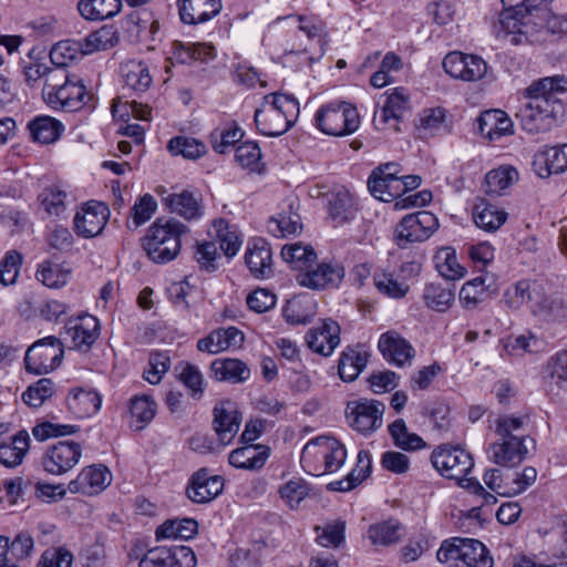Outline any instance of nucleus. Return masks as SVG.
Segmentation results:
<instances>
[{"mask_svg": "<svg viewBox=\"0 0 567 567\" xmlns=\"http://www.w3.org/2000/svg\"><path fill=\"white\" fill-rule=\"evenodd\" d=\"M462 561L468 567H493L494 559L483 543L465 538Z\"/></svg>", "mask_w": 567, "mask_h": 567, "instance_id": "nucleus-54", "label": "nucleus"}, {"mask_svg": "<svg viewBox=\"0 0 567 567\" xmlns=\"http://www.w3.org/2000/svg\"><path fill=\"white\" fill-rule=\"evenodd\" d=\"M299 115V102L291 95L271 93L262 99L261 107L254 114L257 130L265 136L285 134Z\"/></svg>", "mask_w": 567, "mask_h": 567, "instance_id": "nucleus-3", "label": "nucleus"}, {"mask_svg": "<svg viewBox=\"0 0 567 567\" xmlns=\"http://www.w3.org/2000/svg\"><path fill=\"white\" fill-rule=\"evenodd\" d=\"M53 392L54 383L52 380L42 378L23 392L22 400L32 408H39L47 399L52 396Z\"/></svg>", "mask_w": 567, "mask_h": 567, "instance_id": "nucleus-62", "label": "nucleus"}, {"mask_svg": "<svg viewBox=\"0 0 567 567\" xmlns=\"http://www.w3.org/2000/svg\"><path fill=\"white\" fill-rule=\"evenodd\" d=\"M175 56L181 63L189 61L208 62L216 56L215 47L208 43H187L178 42L175 44Z\"/></svg>", "mask_w": 567, "mask_h": 567, "instance_id": "nucleus-49", "label": "nucleus"}, {"mask_svg": "<svg viewBox=\"0 0 567 567\" xmlns=\"http://www.w3.org/2000/svg\"><path fill=\"white\" fill-rule=\"evenodd\" d=\"M317 542L323 547H339L346 538V522L337 519L315 528Z\"/></svg>", "mask_w": 567, "mask_h": 567, "instance_id": "nucleus-57", "label": "nucleus"}, {"mask_svg": "<svg viewBox=\"0 0 567 567\" xmlns=\"http://www.w3.org/2000/svg\"><path fill=\"white\" fill-rule=\"evenodd\" d=\"M402 526L395 519L383 520L369 527L368 536L374 545L389 546L400 540Z\"/></svg>", "mask_w": 567, "mask_h": 567, "instance_id": "nucleus-52", "label": "nucleus"}, {"mask_svg": "<svg viewBox=\"0 0 567 567\" xmlns=\"http://www.w3.org/2000/svg\"><path fill=\"white\" fill-rule=\"evenodd\" d=\"M422 298L427 308L444 312L454 302L455 292L453 286L431 282L424 287Z\"/></svg>", "mask_w": 567, "mask_h": 567, "instance_id": "nucleus-41", "label": "nucleus"}, {"mask_svg": "<svg viewBox=\"0 0 567 567\" xmlns=\"http://www.w3.org/2000/svg\"><path fill=\"white\" fill-rule=\"evenodd\" d=\"M344 276V269L340 266L321 264L315 270H308L302 276L301 285L312 289H326L337 287Z\"/></svg>", "mask_w": 567, "mask_h": 567, "instance_id": "nucleus-33", "label": "nucleus"}, {"mask_svg": "<svg viewBox=\"0 0 567 567\" xmlns=\"http://www.w3.org/2000/svg\"><path fill=\"white\" fill-rule=\"evenodd\" d=\"M368 187L371 195L382 202H392L399 197V178H388L375 169L369 177Z\"/></svg>", "mask_w": 567, "mask_h": 567, "instance_id": "nucleus-48", "label": "nucleus"}, {"mask_svg": "<svg viewBox=\"0 0 567 567\" xmlns=\"http://www.w3.org/2000/svg\"><path fill=\"white\" fill-rule=\"evenodd\" d=\"M518 181V172L513 166H499L489 171L485 176L486 192L499 195L503 190Z\"/></svg>", "mask_w": 567, "mask_h": 567, "instance_id": "nucleus-53", "label": "nucleus"}, {"mask_svg": "<svg viewBox=\"0 0 567 567\" xmlns=\"http://www.w3.org/2000/svg\"><path fill=\"white\" fill-rule=\"evenodd\" d=\"M82 456V446L70 440L49 446L41 458L42 468L51 475H63L71 471Z\"/></svg>", "mask_w": 567, "mask_h": 567, "instance_id": "nucleus-10", "label": "nucleus"}, {"mask_svg": "<svg viewBox=\"0 0 567 567\" xmlns=\"http://www.w3.org/2000/svg\"><path fill=\"white\" fill-rule=\"evenodd\" d=\"M121 74L125 86L135 92H145L152 83L148 68L142 61L131 60L123 63Z\"/></svg>", "mask_w": 567, "mask_h": 567, "instance_id": "nucleus-38", "label": "nucleus"}, {"mask_svg": "<svg viewBox=\"0 0 567 567\" xmlns=\"http://www.w3.org/2000/svg\"><path fill=\"white\" fill-rule=\"evenodd\" d=\"M410 109L409 95L403 87H396L388 94L385 104L374 113L373 124L377 130L400 132V122Z\"/></svg>", "mask_w": 567, "mask_h": 567, "instance_id": "nucleus-13", "label": "nucleus"}, {"mask_svg": "<svg viewBox=\"0 0 567 567\" xmlns=\"http://www.w3.org/2000/svg\"><path fill=\"white\" fill-rule=\"evenodd\" d=\"M65 334L70 337L73 348L89 350L100 336V322L97 318L84 313L66 321Z\"/></svg>", "mask_w": 567, "mask_h": 567, "instance_id": "nucleus-19", "label": "nucleus"}, {"mask_svg": "<svg viewBox=\"0 0 567 567\" xmlns=\"http://www.w3.org/2000/svg\"><path fill=\"white\" fill-rule=\"evenodd\" d=\"M220 0H178L181 20L188 24L206 22L221 10Z\"/></svg>", "mask_w": 567, "mask_h": 567, "instance_id": "nucleus-26", "label": "nucleus"}, {"mask_svg": "<svg viewBox=\"0 0 567 567\" xmlns=\"http://www.w3.org/2000/svg\"><path fill=\"white\" fill-rule=\"evenodd\" d=\"M168 150L174 155H182L188 159H196L203 156L206 152V145L193 137L176 136L168 142Z\"/></svg>", "mask_w": 567, "mask_h": 567, "instance_id": "nucleus-56", "label": "nucleus"}, {"mask_svg": "<svg viewBox=\"0 0 567 567\" xmlns=\"http://www.w3.org/2000/svg\"><path fill=\"white\" fill-rule=\"evenodd\" d=\"M42 97L55 111L78 112L93 107V94L87 91L82 79L65 69L54 68L42 89Z\"/></svg>", "mask_w": 567, "mask_h": 567, "instance_id": "nucleus-2", "label": "nucleus"}, {"mask_svg": "<svg viewBox=\"0 0 567 567\" xmlns=\"http://www.w3.org/2000/svg\"><path fill=\"white\" fill-rule=\"evenodd\" d=\"M64 348L61 340L49 336L35 341L25 352L24 363L28 372L47 374L56 369L63 359Z\"/></svg>", "mask_w": 567, "mask_h": 567, "instance_id": "nucleus-6", "label": "nucleus"}, {"mask_svg": "<svg viewBox=\"0 0 567 567\" xmlns=\"http://www.w3.org/2000/svg\"><path fill=\"white\" fill-rule=\"evenodd\" d=\"M111 481L112 474L106 466L91 465L84 467L68 487L71 493L95 495L104 491Z\"/></svg>", "mask_w": 567, "mask_h": 567, "instance_id": "nucleus-20", "label": "nucleus"}, {"mask_svg": "<svg viewBox=\"0 0 567 567\" xmlns=\"http://www.w3.org/2000/svg\"><path fill=\"white\" fill-rule=\"evenodd\" d=\"M534 315L546 321H567V300L560 296H543L533 305Z\"/></svg>", "mask_w": 567, "mask_h": 567, "instance_id": "nucleus-36", "label": "nucleus"}, {"mask_svg": "<svg viewBox=\"0 0 567 567\" xmlns=\"http://www.w3.org/2000/svg\"><path fill=\"white\" fill-rule=\"evenodd\" d=\"M534 29L535 23L529 13H522V10L507 8H504L498 20L493 24L494 35L498 39L508 40L512 45L527 42Z\"/></svg>", "mask_w": 567, "mask_h": 567, "instance_id": "nucleus-8", "label": "nucleus"}, {"mask_svg": "<svg viewBox=\"0 0 567 567\" xmlns=\"http://www.w3.org/2000/svg\"><path fill=\"white\" fill-rule=\"evenodd\" d=\"M565 92L567 78L564 75L547 76L533 82L526 89L527 102L516 113L522 128L529 134L549 131L555 120V95Z\"/></svg>", "mask_w": 567, "mask_h": 567, "instance_id": "nucleus-1", "label": "nucleus"}, {"mask_svg": "<svg viewBox=\"0 0 567 567\" xmlns=\"http://www.w3.org/2000/svg\"><path fill=\"white\" fill-rule=\"evenodd\" d=\"M347 413L350 425L362 434L374 432L382 425L384 404L379 401H360L353 408L348 406Z\"/></svg>", "mask_w": 567, "mask_h": 567, "instance_id": "nucleus-18", "label": "nucleus"}, {"mask_svg": "<svg viewBox=\"0 0 567 567\" xmlns=\"http://www.w3.org/2000/svg\"><path fill=\"white\" fill-rule=\"evenodd\" d=\"M497 293V287L492 277L487 275L478 276L466 281L460 290V299L466 308H474L484 300L485 296Z\"/></svg>", "mask_w": 567, "mask_h": 567, "instance_id": "nucleus-32", "label": "nucleus"}, {"mask_svg": "<svg viewBox=\"0 0 567 567\" xmlns=\"http://www.w3.org/2000/svg\"><path fill=\"white\" fill-rule=\"evenodd\" d=\"M2 542L7 547L2 553V567H20V563L30 556L33 548V539L25 533H19L12 542L2 536Z\"/></svg>", "mask_w": 567, "mask_h": 567, "instance_id": "nucleus-35", "label": "nucleus"}, {"mask_svg": "<svg viewBox=\"0 0 567 567\" xmlns=\"http://www.w3.org/2000/svg\"><path fill=\"white\" fill-rule=\"evenodd\" d=\"M30 449V436L21 430L10 437V442H2V466L16 467L20 465Z\"/></svg>", "mask_w": 567, "mask_h": 567, "instance_id": "nucleus-37", "label": "nucleus"}, {"mask_svg": "<svg viewBox=\"0 0 567 567\" xmlns=\"http://www.w3.org/2000/svg\"><path fill=\"white\" fill-rule=\"evenodd\" d=\"M130 412L133 419L140 423L138 430L148 424L156 414V403L147 395L134 396L131 399Z\"/></svg>", "mask_w": 567, "mask_h": 567, "instance_id": "nucleus-61", "label": "nucleus"}, {"mask_svg": "<svg viewBox=\"0 0 567 567\" xmlns=\"http://www.w3.org/2000/svg\"><path fill=\"white\" fill-rule=\"evenodd\" d=\"M478 132L489 141H498L514 134V124L502 110H488L477 118Z\"/></svg>", "mask_w": 567, "mask_h": 567, "instance_id": "nucleus-25", "label": "nucleus"}, {"mask_svg": "<svg viewBox=\"0 0 567 567\" xmlns=\"http://www.w3.org/2000/svg\"><path fill=\"white\" fill-rule=\"evenodd\" d=\"M328 212L337 224H343L352 218L353 200L349 190L342 188L330 194Z\"/></svg>", "mask_w": 567, "mask_h": 567, "instance_id": "nucleus-46", "label": "nucleus"}, {"mask_svg": "<svg viewBox=\"0 0 567 567\" xmlns=\"http://www.w3.org/2000/svg\"><path fill=\"white\" fill-rule=\"evenodd\" d=\"M305 339L313 352L328 357L340 343V327L331 319L324 320L321 326L310 329Z\"/></svg>", "mask_w": 567, "mask_h": 567, "instance_id": "nucleus-23", "label": "nucleus"}, {"mask_svg": "<svg viewBox=\"0 0 567 567\" xmlns=\"http://www.w3.org/2000/svg\"><path fill=\"white\" fill-rule=\"evenodd\" d=\"M378 349L386 362L398 368L411 365L415 357L412 344L395 330H389L380 336Z\"/></svg>", "mask_w": 567, "mask_h": 567, "instance_id": "nucleus-16", "label": "nucleus"}, {"mask_svg": "<svg viewBox=\"0 0 567 567\" xmlns=\"http://www.w3.org/2000/svg\"><path fill=\"white\" fill-rule=\"evenodd\" d=\"M107 221V207L103 204L85 207L82 213H76L74 227L80 236L85 238L99 235Z\"/></svg>", "mask_w": 567, "mask_h": 567, "instance_id": "nucleus-27", "label": "nucleus"}, {"mask_svg": "<svg viewBox=\"0 0 567 567\" xmlns=\"http://www.w3.org/2000/svg\"><path fill=\"white\" fill-rule=\"evenodd\" d=\"M443 68L454 79L463 81H477L486 71V62L478 55L451 52L443 60Z\"/></svg>", "mask_w": 567, "mask_h": 567, "instance_id": "nucleus-14", "label": "nucleus"}, {"mask_svg": "<svg viewBox=\"0 0 567 567\" xmlns=\"http://www.w3.org/2000/svg\"><path fill=\"white\" fill-rule=\"evenodd\" d=\"M431 463L442 476L455 481H461L474 466L471 453L450 445L435 449L431 454Z\"/></svg>", "mask_w": 567, "mask_h": 567, "instance_id": "nucleus-7", "label": "nucleus"}, {"mask_svg": "<svg viewBox=\"0 0 567 567\" xmlns=\"http://www.w3.org/2000/svg\"><path fill=\"white\" fill-rule=\"evenodd\" d=\"M315 123L327 135L343 136L357 131L360 118L354 106L340 101L322 105L316 113Z\"/></svg>", "mask_w": 567, "mask_h": 567, "instance_id": "nucleus-5", "label": "nucleus"}, {"mask_svg": "<svg viewBox=\"0 0 567 567\" xmlns=\"http://www.w3.org/2000/svg\"><path fill=\"white\" fill-rule=\"evenodd\" d=\"M245 262L250 274L256 278H267L272 275V252L269 243L256 237L248 241Z\"/></svg>", "mask_w": 567, "mask_h": 567, "instance_id": "nucleus-22", "label": "nucleus"}, {"mask_svg": "<svg viewBox=\"0 0 567 567\" xmlns=\"http://www.w3.org/2000/svg\"><path fill=\"white\" fill-rule=\"evenodd\" d=\"M198 532V524L193 518L166 520L156 529V538H193Z\"/></svg>", "mask_w": 567, "mask_h": 567, "instance_id": "nucleus-44", "label": "nucleus"}, {"mask_svg": "<svg viewBox=\"0 0 567 567\" xmlns=\"http://www.w3.org/2000/svg\"><path fill=\"white\" fill-rule=\"evenodd\" d=\"M532 166L542 178L565 172L567 169V144L538 151L534 155Z\"/></svg>", "mask_w": 567, "mask_h": 567, "instance_id": "nucleus-24", "label": "nucleus"}, {"mask_svg": "<svg viewBox=\"0 0 567 567\" xmlns=\"http://www.w3.org/2000/svg\"><path fill=\"white\" fill-rule=\"evenodd\" d=\"M369 353L362 344L348 346L340 355L338 372L344 382L354 381L364 370Z\"/></svg>", "mask_w": 567, "mask_h": 567, "instance_id": "nucleus-28", "label": "nucleus"}, {"mask_svg": "<svg viewBox=\"0 0 567 567\" xmlns=\"http://www.w3.org/2000/svg\"><path fill=\"white\" fill-rule=\"evenodd\" d=\"M238 447L229 454V464L236 468L260 470L269 457V449L261 444H249Z\"/></svg>", "mask_w": 567, "mask_h": 567, "instance_id": "nucleus-29", "label": "nucleus"}, {"mask_svg": "<svg viewBox=\"0 0 567 567\" xmlns=\"http://www.w3.org/2000/svg\"><path fill=\"white\" fill-rule=\"evenodd\" d=\"M163 205L173 214L186 220H197L204 215V206L199 193L184 189L181 193H168L163 186L156 189Z\"/></svg>", "mask_w": 567, "mask_h": 567, "instance_id": "nucleus-12", "label": "nucleus"}, {"mask_svg": "<svg viewBox=\"0 0 567 567\" xmlns=\"http://www.w3.org/2000/svg\"><path fill=\"white\" fill-rule=\"evenodd\" d=\"M315 452L316 454L323 455V464L316 466L313 475L334 473L343 465L347 458L344 446L331 436L321 435L308 441L305 445V454L312 455Z\"/></svg>", "mask_w": 567, "mask_h": 567, "instance_id": "nucleus-11", "label": "nucleus"}, {"mask_svg": "<svg viewBox=\"0 0 567 567\" xmlns=\"http://www.w3.org/2000/svg\"><path fill=\"white\" fill-rule=\"evenodd\" d=\"M213 429L223 446L229 445L237 435L241 416L234 402L227 400L217 403L213 410Z\"/></svg>", "mask_w": 567, "mask_h": 567, "instance_id": "nucleus-17", "label": "nucleus"}, {"mask_svg": "<svg viewBox=\"0 0 567 567\" xmlns=\"http://www.w3.org/2000/svg\"><path fill=\"white\" fill-rule=\"evenodd\" d=\"M281 257L292 268L307 270L316 261L317 255L311 246L295 243L282 247Z\"/></svg>", "mask_w": 567, "mask_h": 567, "instance_id": "nucleus-45", "label": "nucleus"}, {"mask_svg": "<svg viewBox=\"0 0 567 567\" xmlns=\"http://www.w3.org/2000/svg\"><path fill=\"white\" fill-rule=\"evenodd\" d=\"M28 128L34 142L51 144L58 141L64 131L63 124L49 115H40L28 123Z\"/></svg>", "mask_w": 567, "mask_h": 567, "instance_id": "nucleus-34", "label": "nucleus"}, {"mask_svg": "<svg viewBox=\"0 0 567 567\" xmlns=\"http://www.w3.org/2000/svg\"><path fill=\"white\" fill-rule=\"evenodd\" d=\"M434 264L440 275L449 280H456L465 275V268L458 264L455 250L451 247L439 249L434 255Z\"/></svg>", "mask_w": 567, "mask_h": 567, "instance_id": "nucleus-47", "label": "nucleus"}, {"mask_svg": "<svg viewBox=\"0 0 567 567\" xmlns=\"http://www.w3.org/2000/svg\"><path fill=\"white\" fill-rule=\"evenodd\" d=\"M224 488V478L210 475L205 467L199 468L190 476L185 493L188 499L197 504H206L215 499Z\"/></svg>", "mask_w": 567, "mask_h": 567, "instance_id": "nucleus-15", "label": "nucleus"}, {"mask_svg": "<svg viewBox=\"0 0 567 567\" xmlns=\"http://www.w3.org/2000/svg\"><path fill=\"white\" fill-rule=\"evenodd\" d=\"M535 284L528 280H519L508 287L504 293V301L511 309H519L523 305L533 300Z\"/></svg>", "mask_w": 567, "mask_h": 567, "instance_id": "nucleus-59", "label": "nucleus"}, {"mask_svg": "<svg viewBox=\"0 0 567 567\" xmlns=\"http://www.w3.org/2000/svg\"><path fill=\"white\" fill-rule=\"evenodd\" d=\"M178 380L190 391L194 399H200L204 392V378L199 369L193 364H179L176 369Z\"/></svg>", "mask_w": 567, "mask_h": 567, "instance_id": "nucleus-60", "label": "nucleus"}, {"mask_svg": "<svg viewBox=\"0 0 567 567\" xmlns=\"http://www.w3.org/2000/svg\"><path fill=\"white\" fill-rule=\"evenodd\" d=\"M394 444L405 451H415L425 446V442L415 433H409L404 420L398 419L389 425Z\"/></svg>", "mask_w": 567, "mask_h": 567, "instance_id": "nucleus-55", "label": "nucleus"}, {"mask_svg": "<svg viewBox=\"0 0 567 567\" xmlns=\"http://www.w3.org/2000/svg\"><path fill=\"white\" fill-rule=\"evenodd\" d=\"M357 470H352L343 480L334 481L328 484V489L333 492H348L358 486L371 471L370 454L365 450H361L357 457Z\"/></svg>", "mask_w": 567, "mask_h": 567, "instance_id": "nucleus-39", "label": "nucleus"}, {"mask_svg": "<svg viewBox=\"0 0 567 567\" xmlns=\"http://www.w3.org/2000/svg\"><path fill=\"white\" fill-rule=\"evenodd\" d=\"M86 54L83 41L63 40L55 43L50 50V60L56 68L65 69L71 62Z\"/></svg>", "mask_w": 567, "mask_h": 567, "instance_id": "nucleus-42", "label": "nucleus"}, {"mask_svg": "<svg viewBox=\"0 0 567 567\" xmlns=\"http://www.w3.org/2000/svg\"><path fill=\"white\" fill-rule=\"evenodd\" d=\"M473 217L477 227L486 231H495L506 221L507 214L482 200L474 206Z\"/></svg>", "mask_w": 567, "mask_h": 567, "instance_id": "nucleus-43", "label": "nucleus"}, {"mask_svg": "<svg viewBox=\"0 0 567 567\" xmlns=\"http://www.w3.org/2000/svg\"><path fill=\"white\" fill-rule=\"evenodd\" d=\"M102 404L101 395L91 389H75L66 396V405L70 412L79 419L95 414Z\"/></svg>", "mask_w": 567, "mask_h": 567, "instance_id": "nucleus-30", "label": "nucleus"}, {"mask_svg": "<svg viewBox=\"0 0 567 567\" xmlns=\"http://www.w3.org/2000/svg\"><path fill=\"white\" fill-rule=\"evenodd\" d=\"M437 228V218L430 212H417L404 216L395 228L398 246L405 248L409 244L421 243L431 237Z\"/></svg>", "mask_w": 567, "mask_h": 567, "instance_id": "nucleus-9", "label": "nucleus"}, {"mask_svg": "<svg viewBox=\"0 0 567 567\" xmlns=\"http://www.w3.org/2000/svg\"><path fill=\"white\" fill-rule=\"evenodd\" d=\"M280 497L290 508H296L309 494L308 484L301 478L288 481L279 488Z\"/></svg>", "mask_w": 567, "mask_h": 567, "instance_id": "nucleus-64", "label": "nucleus"}, {"mask_svg": "<svg viewBox=\"0 0 567 567\" xmlns=\"http://www.w3.org/2000/svg\"><path fill=\"white\" fill-rule=\"evenodd\" d=\"M188 227L175 218L165 223L156 220L143 239V249L147 257L156 264H166L176 258L181 250V238Z\"/></svg>", "mask_w": 567, "mask_h": 567, "instance_id": "nucleus-4", "label": "nucleus"}, {"mask_svg": "<svg viewBox=\"0 0 567 567\" xmlns=\"http://www.w3.org/2000/svg\"><path fill=\"white\" fill-rule=\"evenodd\" d=\"M502 443H493L491 445L492 461L501 466L514 467L520 464L528 454V449L525 444L529 441L535 444L534 439L527 437H502Z\"/></svg>", "mask_w": 567, "mask_h": 567, "instance_id": "nucleus-21", "label": "nucleus"}, {"mask_svg": "<svg viewBox=\"0 0 567 567\" xmlns=\"http://www.w3.org/2000/svg\"><path fill=\"white\" fill-rule=\"evenodd\" d=\"M213 378L221 382L241 383L249 379L250 370L245 362L239 359L220 358L210 364Z\"/></svg>", "mask_w": 567, "mask_h": 567, "instance_id": "nucleus-31", "label": "nucleus"}, {"mask_svg": "<svg viewBox=\"0 0 567 567\" xmlns=\"http://www.w3.org/2000/svg\"><path fill=\"white\" fill-rule=\"evenodd\" d=\"M268 231L278 238L298 235L301 229V218L297 213H280L269 219Z\"/></svg>", "mask_w": 567, "mask_h": 567, "instance_id": "nucleus-51", "label": "nucleus"}, {"mask_svg": "<svg viewBox=\"0 0 567 567\" xmlns=\"http://www.w3.org/2000/svg\"><path fill=\"white\" fill-rule=\"evenodd\" d=\"M118 42L117 30L113 25H103L83 39L84 53L107 50Z\"/></svg>", "mask_w": 567, "mask_h": 567, "instance_id": "nucleus-50", "label": "nucleus"}, {"mask_svg": "<svg viewBox=\"0 0 567 567\" xmlns=\"http://www.w3.org/2000/svg\"><path fill=\"white\" fill-rule=\"evenodd\" d=\"M217 237L219 239V247L227 257H234L241 245V240L235 227H231L225 219L216 220L214 224Z\"/></svg>", "mask_w": 567, "mask_h": 567, "instance_id": "nucleus-58", "label": "nucleus"}, {"mask_svg": "<svg viewBox=\"0 0 567 567\" xmlns=\"http://www.w3.org/2000/svg\"><path fill=\"white\" fill-rule=\"evenodd\" d=\"M66 193L59 186H49L39 195V200L43 209L50 214L59 216L65 209Z\"/></svg>", "mask_w": 567, "mask_h": 567, "instance_id": "nucleus-63", "label": "nucleus"}, {"mask_svg": "<svg viewBox=\"0 0 567 567\" xmlns=\"http://www.w3.org/2000/svg\"><path fill=\"white\" fill-rule=\"evenodd\" d=\"M121 6V0H80L78 10L84 19L96 21L112 18Z\"/></svg>", "mask_w": 567, "mask_h": 567, "instance_id": "nucleus-40", "label": "nucleus"}]
</instances>
